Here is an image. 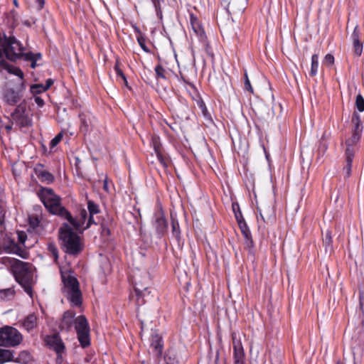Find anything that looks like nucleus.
I'll return each instance as SVG.
<instances>
[{
    "mask_svg": "<svg viewBox=\"0 0 364 364\" xmlns=\"http://www.w3.org/2000/svg\"><path fill=\"white\" fill-rule=\"evenodd\" d=\"M39 198L46 209L52 214L65 218L74 228H79L85 223L87 213L85 209L80 211L79 216L75 219L71 214L60 204V198L53 189L43 188L38 193Z\"/></svg>",
    "mask_w": 364,
    "mask_h": 364,
    "instance_id": "f257e3e1",
    "label": "nucleus"
},
{
    "mask_svg": "<svg viewBox=\"0 0 364 364\" xmlns=\"http://www.w3.org/2000/svg\"><path fill=\"white\" fill-rule=\"evenodd\" d=\"M2 264L9 267L16 280L22 286L24 291L33 296V265L19 259L4 257L1 258Z\"/></svg>",
    "mask_w": 364,
    "mask_h": 364,
    "instance_id": "f03ea898",
    "label": "nucleus"
},
{
    "mask_svg": "<svg viewBox=\"0 0 364 364\" xmlns=\"http://www.w3.org/2000/svg\"><path fill=\"white\" fill-rule=\"evenodd\" d=\"M62 279L64 284L63 292L72 306H80L82 304V294L79 288L77 279L69 273H62Z\"/></svg>",
    "mask_w": 364,
    "mask_h": 364,
    "instance_id": "7ed1b4c3",
    "label": "nucleus"
},
{
    "mask_svg": "<svg viewBox=\"0 0 364 364\" xmlns=\"http://www.w3.org/2000/svg\"><path fill=\"white\" fill-rule=\"evenodd\" d=\"M60 235L68 254L77 255L82 250L80 237L73 232L68 225L65 224L60 228Z\"/></svg>",
    "mask_w": 364,
    "mask_h": 364,
    "instance_id": "20e7f679",
    "label": "nucleus"
},
{
    "mask_svg": "<svg viewBox=\"0 0 364 364\" xmlns=\"http://www.w3.org/2000/svg\"><path fill=\"white\" fill-rule=\"evenodd\" d=\"M1 46L6 57L11 60H16L25 55L23 47L14 37H5L1 40Z\"/></svg>",
    "mask_w": 364,
    "mask_h": 364,
    "instance_id": "39448f33",
    "label": "nucleus"
},
{
    "mask_svg": "<svg viewBox=\"0 0 364 364\" xmlns=\"http://www.w3.org/2000/svg\"><path fill=\"white\" fill-rule=\"evenodd\" d=\"M23 340L21 333L15 328L6 326L0 328V346L15 347Z\"/></svg>",
    "mask_w": 364,
    "mask_h": 364,
    "instance_id": "423d86ee",
    "label": "nucleus"
},
{
    "mask_svg": "<svg viewBox=\"0 0 364 364\" xmlns=\"http://www.w3.org/2000/svg\"><path fill=\"white\" fill-rule=\"evenodd\" d=\"M74 327L81 346L88 347L90 345V328L85 316L83 315L77 316L75 318Z\"/></svg>",
    "mask_w": 364,
    "mask_h": 364,
    "instance_id": "0eeeda50",
    "label": "nucleus"
},
{
    "mask_svg": "<svg viewBox=\"0 0 364 364\" xmlns=\"http://www.w3.org/2000/svg\"><path fill=\"white\" fill-rule=\"evenodd\" d=\"M141 277V278H140L139 275L134 277V291L137 296L136 303L138 305L144 304V297L147 291L150 281L149 277L146 272H144Z\"/></svg>",
    "mask_w": 364,
    "mask_h": 364,
    "instance_id": "6e6552de",
    "label": "nucleus"
},
{
    "mask_svg": "<svg viewBox=\"0 0 364 364\" xmlns=\"http://www.w3.org/2000/svg\"><path fill=\"white\" fill-rule=\"evenodd\" d=\"M1 251L9 254L17 255L23 259H26L28 257V252L26 250L16 244L14 240L9 238L4 240L1 245Z\"/></svg>",
    "mask_w": 364,
    "mask_h": 364,
    "instance_id": "1a4fd4ad",
    "label": "nucleus"
},
{
    "mask_svg": "<svg viewBox=\"0 0 364 364\" xmlns=\"http://www.w3.org/2000/svg\"><path fill=\"white\" fill-rule=\"evenodd\" d=\"M26 87L23 82H21L19 88L16 90L13 88H7L4 92V100L10 105H15L23 96Z\"/></svg>",
    "mask_w": 364,
    "mask_h": 364,
    "instance_id": "9d476101",
    "label": "nucleus"
},
{
    "mask_svg": "<svg viewBox=\"0 0 364 364\" xmlns=\"http://www.w3.org/2000/svg\"><path fill=\"white\" fill-rule=\"evenodd\" d=\"M222 4L230 14H238L245 9L247 0H223Z\"/></svg>",
    "mask_w": 364,
    "mask_h": 364,
    "instance_id": "9b49d317",
    "label": "nucleus"
},
{
    "mask_svg": "<svg viewBox=\"0 0 364 364\" xmlns=\"http://www.w3.org/2000/svg\"><path fill=\"white\" fill-rule=\"evenodd\" d=\"M259 216L257 215V221L260 223V220L263 223L272 222L275 217V213L273 207L271 205H264L262 207H257Z\"/></svg>",
    "mask_w": 364,
    "mask_h": 364,
    "instance_id": "f8f14e48",
    "label": "nucleus"
},
{
    "mask_svg": "<svg viewBox=\"0 0 364 364\" xmlns=\"http://www.w3.org/2000/svg\"><path fill=\"white\" fill-rule=\"evenodd\" d=\"M80 119V131L84 134L88 133L94 126L95 118L89 112L79 114Z\"/></svg>",
    "mask_w": 364,
    "mask_h": 364,
    "instance_id": "ddd939ff",
    "label": "nucleus"
},
{
    "mask_svg": "<svg viewBox=\"0 0 364 364\" xmlns=\"http://www.w3.org/2000/svg\"><path fill=\"white\" fill-rule=\"evenodd\" d=\"M75 318V312L74 311L68 310L65 311L59 325L60 329L69 331L74 326Z\"/></svg>",
    "mask_w": 364,
    "mask_h": 364,
    "instance_id": "4468645a",
    "label": "nucleus"
},
{
    "mask_svg": "<svg viewBox=\"0 0 364 364\" xmlns=\"http://www.w3.org/2000/svg\"><path fill=\"white\" fill-rule=\"evenodd\" d=\"M154 227L157 234L161 237L167 230L168 223L161 211L157 212L155 215Z\"/></svg>",
    "mask_w": 364,
    "mask_h": 364,
    "instance_id": "2eb2a0df",
    "label": "nucleus"
},
{
    "mask_svg": "<svg viewBox=\"0 0 364 364\" xmlns=\"http://www.w3.org/2000/svg\"><path fill=\"white\" fill-rule=\"evenodd\" d=\"M87 209L89 211L90 216H89V218L86 223V225L85 226V223H84L82 227H80L79 228H75V230H80L81 229L85 230V229L90 228L91 224L96 223L94 220V215H96L100 213L99 206L96 203H95L93 201L88 200ZM86 220H87V219L85 220V223H86Z\"/></svg>",
    "mask_w": 364,
    "mask_h": 364,
    "instance_id": "dca6fc26",
    "label": "nucleus"
},
{
    "mask_svg": "<svg viewBox=\"0 0 364 364\" xmlns=\"http://www.w3.org/2000/svg\"><path fill=\"white\" fill-rule=\"evenodd\" d=\"M232 347L234 364H245V353L241 342L233 338Z\"/></svg>",
    "mask_w": 364,
    "mask_h": 364,
    "instance_id": "f3484780",
    "label": "nucleus"
},
{
    "mask_svg": "<svg viewBox=\"0 0 364 364\" xmlns=\"http://www.w3.org/2000/svg\"><path fill=\"white\" fill-rule=\"evenodd\" d=\"M190 23L193 32L198 36L199 40L203 43H205L206 36L205 34V31L202 28L200 21L193 14L190 15Z\"/></svg>",
    "mask_w": 364,
    "mask_h": 364,
    "instance_id": "a211bd4d",
    "label": "nucleus"
},
{
    "mask_svg": "<svg viewBox=\"0 0 364 364\" xmlns=\"http://www.w3.org/2000/svg\"><path fill=\"white\" fill-rule=\"evenodd\" d=\"M237 223L241 230V232L244 236L245 244L247 247H252L253 246V241L252 240L250 230L247 223H245L244 219L239 220Z\"/></svg>",
    "mask_w": 364,
    "mask_h": 364,
    "instance_id": "6ab92c4d",
    "label": "nucleus"
},
{
    "mask_svg": "<svg viewBox=\"0 0 364 364\" xmlns=\"http://www.w3.org/2000/svg\"><path fill=\"white\" fill-rule=\"evenodd\" d=\"M11 117L14 120H15L17 123L21 124L22 127H26L30 125V120L27 118L24 114L23 111H21L18 107L15 109V111L12 113Z\"/></svg>",
    "mask_w": 364,
    "mask_h": 364,
    "instance_id": "aec40b11",
    "label": "nucleus"
},
{
    "mask_svg": "<svg viewBox=\"0 0 364 364\" xmlns=\"http://www.w3.org/2000/svg\"><path fill=\"white\" fill-rule=\"evenodd\" d=\"M37 316L35 314H31L25 318L22 325L27 331H30L37 326Z\"/></svg>",
    "mask_w": 364,
    "mask_h": 364,
    "instance_id": "412c9836",
    "label": "nucleus"
},
{
    "mask_svg": "<svg viewBox=\"0 0 364 364\" xmlns=\"http://www.w3.org/2000/svg\"><path fill=\"white\" fill-rule=\"evenodd\" d=\"M48 343L58 354H60L64 352V343L58 336H53L48 341Z\"/></svg>",
    "mask_w": 364,
    "mask_h": 364,
    "instance_id": "4be33fe9",
    "label": "nucleus"
},
{
    "mask_svg": "<svg viewBox=\"0 0 364 364\" xmlns=\"http://www.w3.org/2000/svg\"><path fill=\"white\" fill-rule=\"evenodd\" d=\"M354 156H353V151L348 149L347 155H346V165L343 167V173L345 178H348L351 175L352 161Z\"/></svg>",
    "mask_w": 364,
    "mask_h": 364,
    "instance_id": "5701e85b",
    "label": "nucleus"
},
{
    "mask_svg": "<svg viewBox=\"0 0 364 364\" xmlns=\"http://www.w3.org/2000/svg\"><path fill=\"white\" fill-rule=\"evenodd\" d=\"M352 122L353 124V134H356L358 136H361L363 127L360 117L357 113L353 114Z\"/></svg>",
    "mask_w": 364,
    "mask_h": 364,
    "instance_id": "b1692460",
    "label": "nucleus"
},
{
    "mask_svg": "<svg viewBox=\"0 0 364 364\" xmlns=\"http://www.w3.org/2000/svg\"><path fill=\"white\" fill-rule=\"evenodd\" d=\"M0 66L2 67L4 70H8L9 73H13L15 75L20 77L21 80L23 77V73L21 69L16 68L13 65H11L7 62L4 60L0 61Z\"/></svg>",
    "mask_w": 364,
    "mask_h": 364,
    "instance_id": "393cba45",
    "label": "nucleus"
},
{
    "mask_svg": "<svg viewBox=\"0 0 364 364\" xmlns=\"http://www.w3.org/2000/svg\"><path fill=\"white\" fill-rule=\"evenodd\" d=\"M151 346L157 355H161L163 344L162 339L160 336L158 335L152 336Z\"/></svg>",
    "mask_w": 364,
    "mask_h": 364,
    "instance_id": "a878e982",
    "label": "nucleus"
},
{
    "mask_svg": "<svg viewBox=\"0 0 364 364\" xmlns=\"http://www.w3.org/2000/svg\"><path fill=\"white\" fill-rule=\"evenodd\" d=\"M360 139V136H358L356 134H352L351 137L346 140V155H347V151L350 149L353 151V156H354L356 151L355 145L359 141Z\"/></svg>",
    "mask_w": 364,
    "mask_h": 364,
    "instance_id": "bb28decb",
    "label": "nucleus"
},
{
    "mask_svg": "<svg viewBox=\"0 0 364 364\" xmlns=\"http://www.w3.org/2000/svg\"><path fill=\"white\" fill-rule=\"evenodd\" d=\"M171 229H172V235L176 239L177 241L180 240L181 238V230L179 228V224L176 218V216L173 215V213L171 214Z\"/></svg>",
    "mask_w": 364,
    "mask_h": 364,
    "instance_id": "cd10ccee",
    "label": "nucleus"
},
{
    "mask_svg": "<svg viewBox=\"0 0 364 364\" xmlns=\"http://www.w3.org/2000/svg\"><path fill=\"white\" fill-rule=\"evenodd\" d=\"M36 173H37L38 177L42 181H46L48 183H52L54 180L53 176L47 171H45V170H41L38 171H36Z\"/></svg>",
    "mask_w": 364,
    "mask_h": 364,
    "instance_id": "c85d7f7f",
    "label": "nucleus"
},
{
    "mask_svg": "<svg viewBox=\"0 0 364 364\" xmlns=\"http://www.w3.org/2000/svg\"><path fill=\"white\" fill-rule=\"evenodd\" d=\"M41 57V55L40 53L33 54L31 52L26 53L25 55L23 56L24 59L26 60L31 61V67L32 68H35L36 66V61L40 59Z\"/></svg>",
    "mask_w": 364,
    "mask_h": 364,
    "instance_id": "c756f323",
    "label": "nucleus"
},
{
    "mask_svg": "<svg viewBox=\"0 0 364 364\" xmlns=\"http://www.w3.org/2000/svg\"><path fill=\"white\" fill-rule=\"evenodd\" d=\"M318 56L317 54H314L311 56V66L310 75L311 76L316 75V74L318 73Z\"/></svg>",
    "mask_w": 364,
    "mask_h": 364,
    "instance_id": "7c9ffc66",
    "label": "nucleus"
},
{
    "mask_svg": "<svg viewBox=\"0 0 364 364\" xmlns=\"http://www.w3.org/2000/svg\"><path fill=\"white\" fill-rule=\"evenodd\" d=\"M159 145L154 142V149L156 154V157L161 165L166 168L168 166L167 159L163 156L159 150Z\"/></svg>",
    "mask_w": 364,
    "mask_h": 364,
    "instance_id": "2f4dec72",
    "label": "nucleus"
},
{
    "mask_svg": "<svg viewBox=\"0 0 364 364\" xmlns=\"http://www.w3.org/2000/svg\"><path fill=\"white\" fill-rule=\"evenodd\" d=\"M14 295V291L11 288L0 289V301L10 299Z\"/></svg>",
    "mask_w": 364,
    "mask_h": 364,
    "instance_id": "473e14b6",
    "label": "nucleus"
},
{
    "mask_svg": "<svg viewBox=\"0 0 364 364\" xmlns=\"http://www.w3.org/2000/svg\"><path fill=\"white\" fill-rule=\"evenodd\" d=\"M47 250L53 256L54 261L57 262L58 259V250L53 242H48Z\"/></svg>",
    "mask_w": 364,
    "mask_h": 364,
    "instance_id": "72a5a7b5",
    "label": "nucleus"
},
{
    "mask_svg": "<svg viewBox=\"0 0 364 364\" xmlns=\"http://www.w3.org/2000/svg\"><path fill=\"white\" fill-rule=\"evenodd\" d=\"M153 4L154 7L155 8L157 16L161 19L162 18V11H161V4H164V0H151Z\"/></svg>",
    "mask_w": 364,
    "mask_h": 364,
    "instance_id": "f704fd0d",
    "label": "nucleus"
},
{
    "mask_svg": "<svg viewBox=\"0 0 364 364\" xmlns=\"http://www.w3.org/2000/svg\"><path fill=\"white\" fill-rule=\"evenodd\" d=\"M12 353L9 350H0V364L10 360Z\"/></svg>",
    "mask_w": 364,
    "mask_h": 364,
    "instance_id": "c9c22d12",
    "label": "nucleus"
},
{
    "mask_svg": "<svg viewBox=\"0 0 364 364\" xmlns=\"http://www.w3.org/2000/svg\"><path fill=\"white\" fill-rule=\"evenodd\" d=\"M154 70L156 73V77L157 79H166V70L161 65H156Z\"/></svg>",
    "mask_w": 364,
    "mask_h": 364,
    "instance_id": "e433bc0d",
    "label": "nucleus"
},
{
    "mask_svg": "<svg viewBox=\"0 0 364 364\" xmlns=\"http://www.w3.org/2000/svg\"><path fill=\"white\" fill-rule=\"evenodd\" d=\"M31 92L36 95L40 94L41 92H45V88L43 87V84H34L31 86Z\"/></svg>",
    "mask_w": 364,
    "mask_h": 364,
    "instance_id": "4c0bfd02",
    "label": "nucleus"
},
{
    "mask_svg": "<svg viewBox=\"0 0 364 364\" xmlns=\"http://www.w3.org/2000/svg\"><path fill=\"white\" fill-rule=\"evenodd\" d=\"M355 106L359 112L364 111V98L360 94L356 96Z\"/></svg>",
    "mask_w": 364,
    "mask_h": 364,
    "instance_id": "58836bf2",
    "label": "nucleus"
},
{
    "mask_svg": "<svg viewBox=\"0 0 364 364\" xmlns=\"http://www.w3.org/2000/svg\"><path fill=\"white\" fill-rule=\"evenodd\" d=\"M28 220H29L30 226L33 228H36L38 227L40 222H41L40 219L36 215L29 216Z\"/></svg>",
    "mask_w": 364,
    "mask_h": 364,
    "instance_id": "ea45409f",
    "label": "nucleus"
},
{
    "mask_svg": "<svg viewBox=\"0 0 364 364\" xmlns=\"http://www.w3.org/2000/svg\"><path fill=\"white\" fill-rule=\"evenodd\" d=\"M232 209H233V211H234L235 216V218L237 220V222L244 219L243 217H242V213H241V211L240 210V207H239L238 204L233 203L232 204Z\"/></svg>",
    "mask_w": 364,
    "mask_h": 364,
    "instance_id": "a19ab883",
    "label": "nucleus"
},
{
    "mask_svg": "<svg viewBox=\"0 0 364 364\" xmlns=\"http://www.w3.org/2000/svg\"><path fill=\"white\" fill-rule=\"evenodd\" d=\"M354 51L357 55H360L363 51V43H360V40L353 42Z\"/></svg>",
    "mask_w": 364,
    "mask_h": 364,
    "instance_id": "79ce46f5",
    "label": "nucleus"
},
{
    "mask_svg": "<svg viewBox=\"0 0 364 364\" xmlns=\"http://www.w3.org/2000/svg\"><path fill=\"white\" fill-rule=\"evenodd\" d=\"M4 217L5 212L4 209L0 207V232H3L6 230L4 225Z\"/></svg>",
    "mask_w": 364,
    "mask_h": 364,
    "instance_id": "37998d69",
    "label": "nucleus"
},
{
    "mask_svg": "<svg viewBox=\"0 0 364 364\" xmlns=\"http://www.w3.org/2000/svg\"><path fill=\"white\" fill-rule=\"evenodd\" d=\"M63 138V133H59L57 134L50 141V147L53 148L55 147L62 139Z\"/></svg>",
    "mask_w": 364,
    "mask_h": 364,
    "instance_id": "c03bdc74",
    "label": "nucleus"
},
{
    "mask_svg": "<svg viewBox=\"0 0 364 364\" xmlns=\"http://www.w3.org/2000/svg\"><path fill=\"white\" fill-rule=\"evenodd\" d=\"M19 358L23 362L27 363L31 360V354L28 351L24 350V351L21 352V353L19 354Z\"/></svg>",
    "mask_w": 364,
    "mask_h": 364,
    "instance_id": "a18cd8bd",
    "label": "nucleus"
},
{
    "mask_svg": "<svg viewBox=\"0 0 364 364\" xmlns=\"http://www.w3.org/2000/svg\"><path fill=\"white\" fill-rule=\"evenodd\" d=\"M245 89L251 93H253V88L250 84L247 73H245Z\"/></svg>",
    "mask_w": 364,
    "mask_h": 364,
    "instance_id": "49530a36",
    "label": "nucleus"
},
{
    "mask_svg": "<svg viewBox=\"0 0 364 364\" xmlns=\"http://www.w3.org/2000/svg\"><path fill=\"white\" fill-rule=\"evenodd\" d=\"M323 241L326 246H329L331 245L332 242V237L330 231L327 230L326 232Z\"/></svg>",
    "mask_w": 364,
    "mask_h": 364,
    "instance_id": "de8ad7c7",
    "label": "nucleus"
},
{
    "mask_svg": "<svg viewBox=\"0 0 364 364\" xmlns=\"http://www.w3.org/2000/svg\"><path fill=\"white\" fill-rule=\"evenodd\" d=\"M359 37H360V31L358 29V26H356L353 30L352 35H351L353 42L356 41V40H359Z\"/></svg>",
    "mask_w": 364,
    "mask_h": 364,
    "instance_id": "09e8293b",
    "label": "nucleus"
},
{
    "mask_svg": "<svg viewBox=\"0 0 364 364\" xmlns=\"http://www.w3.org/2000/svg\"><path fill=\"white\" fill-rule=\"evenodd\" d=\"M18 242L21 245H24V243L26 240V238H27L26 234L23 231L18 232Z\"/></svg>",
    "mask_w": 364,
    "mask_h": 364,
    "instance_id": "8fccbe9b",
    "label": "nucleus"
},
{
    "mask_svg": "<svg viewBox=\"0 0 364 364\" xmlns=\"http://www.w3.org/2000/svg\"><path fill=\"white\" fill-rule=\"evenodd\" d=\"M324 62L329 65H333L334 63V57L331 54H327L325 56Z\"/></svg>",
    "mask_w": 364,
    "mask_h": 364,
    "instance_id": "3c124183",
    "label": "nucleus"
},
{
    "mask_svg": "<svg viewBox=\"0 0 364 364\" xmlns=\"http://www.w3.org/2000/svg\"><path fill=\"white\" fill-rule=\"evenodd\" d=\"M138 42L141 48L146 53L149 51L146 46L145 45L144 41L142 38H138Z\"/></svg>",
    "mask_w": 364,
    "mask_h": 364,
    "instance_id": "603ef678",
    "label": "nucleus"
},
{
    "mask_svg": "<svg viewBox=\"0 0 364 364\" xmlns=\"http://www.w3.org/2000/svg\"><path fill=\"white\" fill-rule=\"evenodd\" d=\"M116 74H117V77H121L124 80V82H125V85H127V78L121 69L119 70L116 71Z\"/></svg>",
    "mask_w": 364,
    "mask_h": 364,
    "instance_id": "864d4df0",
    "label": "nucleus"
},
{
    "mask_svg": "<svg viewBox=\"0 0 364 364\" xmlns=\"http://www.w3.org/2000/svg\"><path fill=\"white\" fill-rule=\"evenodd\" d=\"M359 299H360V309H361L362 312L364 314V296H363V294L362 292L360 293Z\"/></svg>",
    "mask_w": 364,
    "mask_h": 364,
    "instance_id": "5fc2aeb1",
    "label": "nucleus"
},
{
    "mask_svg": "<svg viewBox=\"0 0 364 364\" xmlns=\"http://www.w3.org/2000/svg\"><path fill=\"white\" fill-rule=\"evenodd\" d=\"M35 102L40 107H42L44 105V100L40 97H35Z\"/></svg>",
    "mask_w": 364,
    "mask_h": 364,
    "instance_id": "6e6d98bb",
    "label": "nucleus"
},
{
    "mask_svg": "<svg viewBox=\"0 0 364 364\" xmlns=\"http://www.w3.org/2000/svg\"><path fill=\"white\" fill-rule=\"evenodd\" d=\"M199 107H200V108L201 109V111H202L203 114L205 117H207L208 116V109H207V108H206L205 105L203 102H201V104H200V105H199Z\"/></svg>",
    "mask_w": 364,
    "mask_h": 364,
    "instance_id": "4d7b16f0",
    "label": "nucleus"
},
{
    "mask_svg": "<svg viewBox=\"0 0 364 364\" xmlns=\"http://www.w3.org/2000/svg\"><path fill=\"white\" fill-rule=\"evenodd\" d=\"M53 84V80L52 79H48L46 82V85H43V87L45 88V90L46 91L47 90H48Z\"/></svg>",
    "mask_w": 364,
    "mask_h": 364,
    "instance_id": "13d9d810",
    "label": "nucleus"
},
{
    "mask_svg": "<svg viewBox=\"0 0 364 364\" xmlns=\"http://www.w3.org/2000/svg\"><path fill=\"white\" fill-rule=\"evenodd\" d=\"M35 1H36V3L38 4V9H42L44 6V4H45L44 0H35Z\"/></svg>",
    "mask_w": 364,
    "mask_h": 364,
    "instance_id": "bf43d9fd",
    "label": "nucleus"
},
{
    "mask_svg": "<svg viewBox=\"0 0 364 364\" xmlns=\"http://www.w3.org/2000/svg\"><path fill=\"white\" fill-rule=\"evenodd\" d=\"M166 359L167 360L168 364H175L176 363H177V361L175 360V359H171V358L168 355L166 357Z\"/></svg>",
    "mask_w": 364,
    "mask_h": 364,
    "instance_id": "052dcab7",
    "label": "nucleus"
},
{
    "mask_svg": "<svg viewBox=\"0 0 364 364\" xmlns=\"http://www.w3.org/2000/svg\"><path fill=\"white\" fill-rule=\"evenodd\" d=\"M114 70H115V71H117V70H120V68H119L118 62H117L115 65H114Z\"/></svg>",
    "mask_w": 364,
    "mask_h": 364,
    "instance_id": "680f3d73",
    "label": "nucleus"
},
{
    "mask_svg": "<svg viewBox=\"0 0 364 364\" xmlns=\"http://www.w3.org/2000/svg\"><path fill=\"white\" fill-rule=\"evenodd\" d=\"M6 129H7L8 131H10L11 129H12V127L11 125H6L5 127Z\"/></svg>",
    "mask_w": 364,
    "mask_h": 364,
    "instance_id": "e2e57ef3",
    "label": "nucleus"
},
{
    "mask_svg": "<svg viewBox=\"0 0 364 364\" xmlns=\"http://www.w3.org/2000/svg\"><path fill=\"white\" fill-rule=\"evenodd\" d=\"M104 188L105 190H107V181L105 180V183H104Z\"/></svg>",
    "mask_w": 364,
    "mask_h": 364,
    "instance_id": "0e129e2a",
    "label": "nucleus"
},
{
    "mask_svg": "<svg viewBox=\"0 0 364 364\" xmlns=\"http://www.w3.org/2000/svg\"><path fill=\"white\" fill-rule=\"evenodd\" d=\"M103 231H104V232H105V231H106V232H107V233L108 235L110 233L109 230L106 229V228H103Z\"/></svg>",
    "mask_w": 364,
    "mask_h": 364,
    "instance_id": "69168bd1",
    "label": "nucleus"
},
{
    "mask_svg": "<svg viewBox=\"0 0 364 364\" xmlns=\"http://www.w3.org/2000/svg\"><path fill=\"white\" fill-rule=\"evenodd\" d=\"M13 2H14V4L16 6H18V4L17 0H14V1H13Z\"/></svg>",
    "mask_w": 364,
    "mask_h": 364,
    "instance_id": "338daca9",
    "label": "nucleus"
},
{
    "mask_svg": "<svg viewBox=\"0 0 364 364\" xmlns=\"http://www.w3.org/2000/svg\"><path fill=\"white\" fill-rule=\"evenodd\" d=\"M353 360H354V364L356 363V357L355 353H353Z\"/></svg>",
    "mask_w": 364,
    "mask_h": 364,
    "instance_id": "774afa93",
    "label": "nucleus"
}]
</instances>
